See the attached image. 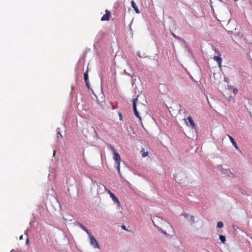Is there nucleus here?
<instances>
[{
    "mask_svg": "<svg viewBox=\"0 0 252 252\" xmlns=\"http://www.w3.org/2000/svg\"><path fill=\"white\" fill-rule=\"evenodd\" d=\"M137 101H138V99L137 97L133 99V103H132L133 109L134 113L135 116L136 117H137L139 119L140 121H141V118L140 117L139 114H140V113H141V114H145V109L146 106L142 104H138V109H139V111H138L136 108V103H137Z\"/></svg>",
    "mask_w": 252,
    "mask_h": 252,
    "instance_id": "f257e3e1",
    "label": "nucleus"
},
{
    "mask_svg": "<svg viewBox=\"0 0 252 252\" xmlns=\"http://www.w3.org/2000/svg\"><path fill=\"white\" fill-rule=\"evenodd\" d=\"M108 147L110 150H111L114 154L113 159L116 161L117 164L116 168L118 171V173L120 176H121V172H120V162L121 161V158L120 156L119 153L116 152L115 149L113 147V146L110 144H109Z\"/></svg>",
    "mask_w": 252,
    "mask_h": 252,
    "instance_id": "f03ea898",
    "label": "nucleus"
},
{
    "mask_svg": "<svg viewBox=\"0 0 252 252\" xmlns=\"http://www.w3.org/2000/svg\"><path fill=\"white\" fill-rule=\"evenodd\" d=\"M161 232L168 236H173L174 234V229L169 223L167 224L166 229L165 230H161Z\"/></svg>",
    "mask_w": 252,
    "mask_h": 252,
    "instance_id": "7ed1b4c3",
    "label": "nucleus"
},
{
    "mask_svg": "<svg viewBox=\"0 0 252 252\" xmlns=\"http://www.w3.org/2000/svg\"><path fill=\"white\" fill-rule=\"evenodd\" d=\"M88 235L90 237L91 244L93 246L94 248H99V245L95 238L91 234V233H90V234Z\"/></svg>",
    "mask_w": 252,
    "mask_h": 252,
    "instance_id": "20e7f679",
    "label": "nucleus"
},
{
    "mask_svg": "<svg viewBox=\"0 0 252 252\" xmlns=\"http://www.w3.org/2000/svg\"><path fill=\"white\" fill-rule=\"evenodd\" d=\"M110 12L107 9L105 10V14L103 15L101 18V20L102 21H108L110 19Z\"/></svg>",
    "mask_w": 252,
    "mask_h": 252,
    "instance_id": "39448f33",
    "label": "nucleus"
},
{
    "mask_svg": "<svg viewBox=\"0 0 252 252\" xmlns=\"http://www.w3.org/2000/svg\"><path fill=\"white\" fill-rule=\"evenodd\" d=\"M110 197L112 198V200L114 201V202L117 204L118 206L119 207L121 206V203L118 199V198L115 196V195L113 193L111 194Z\"/></svg>",
    "mask_w": 252,
    "mask_h": 252,
    "instance_id": "423d86ee",
    "label": "nucleus"
},
{
    "mask_svg": "<svg viewBox=\"0 0 252 252\" xmlns=\"http://www.w3.org/2000/svg\"><path fill=\"white\" fill-rule=\"evenodd\" d=\"M219 55L220 56V54H219ZM213 59L214 60V61H216L218 63L219 66L220 67L221 61H222V59L220 58V56H215V57H214Z\"/></svg>",
    "mask_w": 252,
    "mask_h": 252,
    "instance_id": "0eeeda50",
    "label": "nucleus"
},
{
    "mask_svg": "<svg viewBox=\"0 0 252 252\" xmlns=\"http://www.w3.org/2000/svg\"><path fill=\"white\" fill-rule=\"evenodd\" d=\"M228 137L230 141L232 143V145L235 148V149H237V150H239V148H238V147L237 146V143L235 141V140L233 139V138L232 136H231L230 135H228Z\"/></svg>",
    "mask_w": 252,
    "mask_h": 252,
    "instance_id": "6e6552de",
    "label": "nucleus"
},
{
    "mask_svg": "<svg viewBox=\"0 0 252 252\" xmlns=\"http://www.w3.org/2000/svg\"><path fill=\"white\" fill-rule=\"evenodd\" d=\"M131 6L133 8L135 12L137 14L140 13V11H139V9L138 8L136 3L133 0L131 1Z\"/></svg>",
    "mask_w": 252,
    "mask_h": 252,
    "instance_id": "1a4fd4ad",
    "label": "nucleus"
},
{
    "mask_svg": "<svg viewBox=\"0 0 252 252\" xmlns=\"http://www.w3.org/2000/svg\"><path fill=\"white\" fill-rule=\"evenodd\" d=\"M77 223L81 229L85 231L88 234H90V232H89V230L86 227L83 226L82 224L79 223V222H77Z\"/></svg>",
    "mask_w": 252,
    "mask_h": 252,
    "instance_id": "9d476101",
    "label": "nucleus"
},
{
    "mask_svg": "<svg viewBox=\"0 0 252 252\" xmlns=\"http://www.w3.org/2000/svg\"><path fill=\"white\" fill-rule=\"evenodd\" d=\"M188 120V122L189 123L190 126L192 128H194L195 126V125L190 116L187 119Z\"/></svg>",
    "mask_w": 252,
    "mask_h": 252,
    "instance_id": "9b49d317",
    "label": "nucleus"
},
{
    "mask_svg": "<svg viewBox=\"0 0 252 252\" xmlns=\"http://www.w3.org/2000/svg\"><path fill=\"white\" fill-rule=\"evenodd\" d=\"M88 77H89V76H88V72H86L84 74V80L85 81L87 86L88 87V88H89L90 86H89V82H88Z\"/></svg>",
    "mask_w": 252,
    "mask_h": 252,
    "instance_id": "f8f14e48",
    "label": "nucleus"
},
{
    "mask_svg": "<svg viewBox=\"0 0 252 252\" xmlns=\"http://www.w3.org/2000/svg\"><path fill=\"white\" fill-rule=\"evenodd\" d=\"M141 153H142V156L143 158H145L148 156V152H145L144 148L142 149V150H141Z\"/></svg>",
    "mask_w": 252,
    "mask_h": 252,
    "instance_id": "ddd939ff",
    "label": "nucleus"
},
{
    "mask_svg": "<svg viewBox=\"0 0 252 252\" xmlns=\"http://www.w3.org/2000/svg\"><path fill=\"white\" fill-rule=\"evenodd\" d=\"M219 238H220V240L221 241V242L222 243H224L226 240H225V237L224 236L222 235H220L219 236Z\"/></svg>",
    "mask_w": 252,
    "mask_h": 252,
    "instance_id": "4468645a",
    "label": "nucleus"
},
{
    "mask_svg": "<svg viewBox=\"0 0 252 252\" xmlns=\"http://www.w3.org/2000/svg\"><path fill=\"white\" fill-rule=\"evenodd\" d=\"M102 186L104 188L105 191L111 196V194H113L109 189H107L105 186L102 185Z\"/></svg>",
    "mask_w": 252,
    "mask_h": 252,
    "instance_id": "2eb2a0df",
    "label": "nucleus"
},
{
    "mask_svg": "<svg viewBox=\"0 0 252 252\" xmlns=\"http://www.w3.org/2000/svg\"><path fill=\"white\" fill-rule=\"evenodd\" d=\"M223 226V223L222 221H219L217 224V226L219 228H221Z\"/></svg>",
    "mask_w": 252,
    "mask_h": 252,
    "instance_id": "dca6fc26",
    "label": "nucleus"
},
{
    "mask_svg": "<svg viewBox=\"0 0 252 252\" xmlns=\"http://www.w3.org/2000/svg\"><path fill=\"white\" fill-rule=\"evenodd\" d=\"M118 115L119 116L120 120L122 121L123 120V116L122 113L121 112H119Z\"/></svg>",
    "mask_w": 252,
    "mask_h": 252,
    "instance_id": "f3484780",
    "label": "nucleus"
},
{
    "mask_svg": "<svg viewBox=\"0 0 252 252\" xmlns=\"http://www.w3.org/2000/svg\"><path fill=\"white\" fill-rule=\"evenodd\" d=\"M59 136H60L62 138H63V136L61 134V132L59 131V132H58V133H57V137L59 138Z\"/></svg>",
    "mask_w": 252,
    "mask_h": 252,
    "instance_id": "a211bd4d",
    "label": "nucleus"
},
{
    "mask_svg": "<svg viewBox=\"0 0 252 252\" xmlns=\"http://www.w3.org/2000/svg\"><path fill=\"white\" fill-rule=\"evenodd\" d=\"M29 243V240L28 238H27V240H26V244L28 245Z\"/></svg>",
    "mask_w": 252,
    "mask_h": 252,
    "instance_id": "6ab92c4d",
    "label": "nucleus"
},
{
    "mask_svg": "<svg viewBox=\"0 0 252 252\" xmlns=\"http://www.w3.org/2000/svg\"><path fill=\"white\" fill-rule=\"evenodd\" d=\"M20 240H22L23 239V236L22 235L20 236Z\"/></svg>",
    "mask_w": 252,
    "mask_h": 252,
    "instance_id": "aec40b11",
    "label": "nucleus"
},
{
    "mask_svg": "<svg viewBox=\"0 0 252 252\" xmlns=\"http://www.w3.org/2000/svg\"><path fill=\"white\" fill-rule=\"evenodd\" d=\"M122 228L124 229H126V226H125V225L122 226Z\"/></svg>",
    "mask_w": 252,
    "mask_h": 252,
    "instance_id": "412c9836",
    "label": "nucleus"
},
{
    "mask_svg": "<svg viewBox=\"0 0 252 252\" xmlns=\"http://www.w3.org/2000/svg\"><path fill=\"white\" fill-rule=\"evenodd\" d=\"M172 35H173V36L175 38H177V37L175 35V34L173 33V34H172Z\"/></svg>",
    "mask_w": 252,
    "mask_h": 252,
    "instance_id": "4be33fe9",
    "label": "nucleus"
},
{
    "mask_svg": "<svg viewBox=\"0 0 252 252\" xmlns=\"http://www.w3.org/2000/svg\"><path fill=\"white\" fill-rule=\"evenodd\" d=\"M233 229H234V230H236V229H235V226H234V225H233Z\"/></svg>",
    "mask_w": 252,
    "mask_h": 252,
    "instance_id": "5701e85b",
    "label": "nucleus"
}]
</instances>
